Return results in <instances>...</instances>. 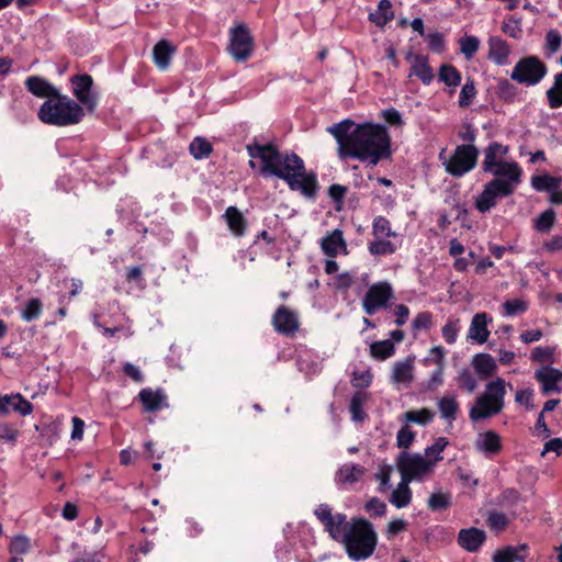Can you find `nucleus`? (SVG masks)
I'll use <instances>...</instances> for the list:
<instances>
[{"label": "nucleus", "mask_w": 562, "mask_h": 562, "mask_svg": "<svg viewBox=\"0 0 562 562\" xmlns=\"http://www.w3.org/2000/svg\"><path fill=\"white\" fill-rule=\"evenodd\" d=\"M175 50V47L167 40H161L154 46V61L159 69L166 70L169 67Z\"/></svg>", "instance_id": "nucleus-32"}, {"label": "nucleus", "mask_w": 562, "mask_h": 562, "mask_svg": "<svg viewBox=\"0 0 562 562\" xmlns=\"http://www.w3.org/2000/svg\"><path fill=\"white\" fill-rule=\"evenodd\" d=\"M495 93L505 103H514L518 100V88L506 78L497 80Z\"/></svg>", "instance_id": "nucleus-35"}, {"label": "nucleus", "mask_w": 562, "mask_h": 562, "mask_svg": "<svg viewBox=\"0 0 562 562\" xmlns=\"http://www.w3.org/2000/svg\"><path fill=\"white\" fill-rule=\"evenodd\" d=\"M546 95L550 109L562 106V71L554 76L553 85L547 90Z\"/></svg>", "instance_id": "nucleus-41"}, {"label": "nucleus", "mask_w": 562, "mask_h": 562, "mask_svg": "<svg viewBox=\"0 0 562 562\" xmlns=\"http://www.w3.org/2000/svg\"><path fill=\"white\" fill-rule=\"evenodd\" d=\"M254 37L245 23L229 30L228 52L237 61H246L254 53Z\"/></svg>", "instance_id": "nucleus-9"}, {"label": "nucleus", "mask_w": 562, "mask_h": 562, "mask_svg": "<svg viewBox=\"0 0 562 562\" xmlns=\"http://www.w3.org/2000/svg\"><path fill=\"white\" fill-rule=\"evenodd\" d=\"M71 92L83 110L93 112L98 105V93L93 91V78L88 74H77L69 79Z\"/></svg>", "instance_id": "nucleus-11"}, {"label": "nucleus", "mask_w": 562, "mask_h": 562, "mask_svg": "<svg viewBox=\"0 0 562 562\" xmlns=\"http://www.w3.org/2000/svg\"><path fill=\"white\" fill-rule=\"evenodd\" d=\"M223 218L235 237H243L246 234L247 220L236 206H228Z\"/></svg>", "instance_id": "nucleus-27"}, {"label": "nucleus", "mask_w": 562, "mask_h": 562, "mask_svg": "<svg viewBox=\"0 0 562 562\" xmlns=\"http://www.w3.org/2000/svg\"><path fill=\"white\" fill-rule=\"evenodd\" d=\"M491 322L492 317H490L485 312L476 313L472 317L468 331V338L479 345L485 344L490 337L487 325Z\"/></svg>", "instance_id": "nucleus-21"}, {"label": "nucleus", "mask_w": 562, "mask_h": 562, "mask_svg": "<svg viewBox=\"0 0 562 562\" xmlns=\"http://www.w3.org/2000/svg\"><path fill=\"white\" fill-rule=\"evenodd\" d=\"M317 519L323 524L325 530L337 542H340L345 531L348 529L350 521L347 516L341 513L333 514L331 507L327 504L318 505L314 510Z\"/></svg>", "instance_id": "nucleus-13"}, {"label": "nucleus", "mask_w": 562, "mask_h": 562, "mask_svg": "<svg viewBox=\"0 0 562 562\" xmlns=\"http://www.w3.org/2000/svg\"><path fill=\"white\" fill-rule=\"evenodd\" d=\"M393 296V288L387 281L373 283L362 299V308L367 315L372 316L378 311L390 307Z\"/></svg>", "instance_id": "nucleus-10"}, {"label": "nucleus", "mask_w": 562, "mask_h": 562, "mask_svg": "<svg viewBox=\"0 0 562 562\" xmlns=\"http://www.w3.org/2000/svg\"><path fill=\"white\" fill-rule=\"evenodd\" d=\"M251 247L258 248L262 254L268 256H274L278 252L277 238L266 229L255 236Z\"/></svg>", "instance_id": "nucleus-34"}, {"label": "nucleus", "mask_w": 562, "mask_h": 562, "mask_svg": "<svg viewBox=\"0 0 562 562\" xmlns=\"http://www.w3.org/2000/svg\"><path fill=\"white\" fill-rule=\"evenodd\" d=\"M458 43L467 60H471L480 48V40L474 35H464Z\"/></svg>", "instance_id": "nucleus-48"}, {"label": "nucleus", "mask_w": 562, "mask_h": 562, "mask_svg": "<svg viewBox=\"0 0 562 562\" xmlns=\"http://www.w3.org/2000/svg\"><path fill=\"white\" fill-rule=\"evenodd\" d=\"M285 541L278 543L276 547V557L280 562H290L294 557L299 562H304L300 560V555L295 550V536L294 529L291 524H288L283 529Z\"/></svg>", "instance_id": "nucleus-22"}, {"label": "nucleus", "mask_w": 562, "mask_h": 562, "mask_svg": "<svg viewBox=\"0 0 562 562\" xmlns=\"http://www.w3.org/2000/svg\"><path fill=\"white\" fill-rule=\"evenodd\" d=\"M392 3L390 0H380L378 4V12L371 13L369 19L379 26H384L394 19V13L391 10Z\"/></svg>", "instance_id": "nucleus-43"}, {"label": "nucleus", "mask_w": 562, "mask_h": 562, "mask_svg": "<svg viewBox=\"0 0 562 562\" xmlns=\"http://www.w3.org/2000/svg\"><path fill=\"white\" fill-rule=\"evenodd\" d=\"M321 247L323 252L330 258H335L340 252L347 254V243L344 238L342 231L336 228L324 236L321 241Z\"/></svg>", "instance_id": "nucleus-23"}, {"label": "nucleus", "mask_w": 562, "mask_h": 562, "mask_svg": "<svg viewBox=\"0 0 562 562\" xmlns=\"http://www.w3.org/2000/svg\"><path fill=\"white\" fill-rule=\"evenodd\" d=\"M394 353L395 346L390 339L373 341L370 345V356L375 360H386Z\"/></svg>", "instance_id": "nucleus-38"}, {"label": "nucleus", "mask_w": 562, "mask_h": 562, "mask_svg": "<svg viewBox=\"0 0 562 562\" xmlns=\"http://www.w3.org/2000/svg\"><path fill=\"white\" fill-rule=\"evenodd\" d=\"M367 469L358 463L347 462L339 467L335 473V484L339 490H348L360 482Z\"/></svg>", "instance_id": "nucleus-14"}, {"label": "nucleus", "mask_w": 562, "mask_h": 562, "mask_svg": "<svg viewBox=\"0 0 562 562\" xmlns=\"http://www.w3.org/2000/svg\"><path fill=\"white\" fill-rule=\"evenodd\" d=\"M415 437V431H413L408 425L401 427L396 435L397 447L404 449L408 448L413 443Z\"/></svg>", "instance_id": "nucleus-63"}, {"label": "nucleus", "mask_w": 562, "mask_h": 562, "mask_svg": "<svg viewBox=\"0 0 562 562\" xmlns=\"http://www.w3.org/2000/svg\"><path fill=\"white\" fill-rule=\"evenodd\" d=\"M506 382L497 376L488 382L484 393L475 398L473 406L469 411V417L472 422H479L498 415L505 406Z\"/></svg>", "instance_id": "nucleus-6"}, {"label": "nucleus", "mask_w": 562, "mask_h": 562, "mask_svg": "<svg viewBox=\"0 0 562 562\" xmlns=\"http://www.w3.org/2000/svg\"><path fill=\"white\" fill-rule=\"evenodd\" d=\"M432 325V315L430 312L418 313L412 322V329L416 334L423 329H429Z\"/></svg>", "instance_id": "nucleus-62"}, {"label": "nucleus", "mask_w": 562, "mask_h": 562, "mask_svg": "<svg viewBox=\"0 0 562 562\" xmlns=\"http://www.w3.org/2000/svg\"><path fill=\"white\" fill-rule=\"evenodd\" d=\"M562 44V36L557 30H549L546 34L544 49L547 56H551L559 52Z\"/></svg>", "instance_id": "nucleus-60"}, {"label": "nucleus", "mask_w": 562, "mask_h": 562, "mask_svg": "<svg viewBox=\"0 0 562 562\" xmlns=\"http://www.w3.org/2000/svg\"><path fill=\"white\" fill-rule=\"evenodd\" d=\"M25 87L29 92L37 98H52L59 89L41 76H30L25 79Z\"/></svg>", "instance_id": "nucleus-26"}, {"label": "nucleus", "mask_w": 562, "mask_h": 562, "mask_svg": "<svg viewBox=\"0 0 562 562\" xmlns=\"http://www.w3.org/2000/svg\"><path fill=\"white\" fill-rule=\"evenodd\" d=\"M42 310V301L37 297H33L26 302L24 308L21 312V317L25 322H32L41 316Z\"/></svg>", "instance_id": "nucleus-53"}, {"label": "nucleus", "mask_w": 562, "mask_h": 562, "mask_svg": "<svg viewBox=\"0 0 562 562\" xmlns=\"http://www.w3.org/2000/svg\"><path fill=\"white\" fill-rule=\"evenodd\" d=\"M475 448L487 458H493L503 449L501 436L494 430L481 432L475 440Z\"/></svg>", "instance_id": "nucleus-20"}, {"label": "nucleus", "mask_w": 562, "mask_h": 562, "mask_svg": "<svg viewBox=\"0 0 562 562\" xmlns=\"http://www.w3.org/2000/svg\"><path fill=\"white\" fill-rule=\"evenodd\" d=\"M413 366L408 361H397L393 367L392 380L408 384L413 381Z\"/></svg>", "instance_id": "nucleus-46"}, {"label": "nucleus", "mask_w": 562, "mask_h": 562, "mask_svg": "<svg viewBox=\"0 0 562 562\" xmlns=\"http://www.w3.org/2000/svg\"><path fill=\"white\" fill-rule=\"evenodd\" d=\"M396 249V245L386 238H374L368 244V250L372 256L393 255Z\"/></svg>", "instance_id": "nucleus-45"}, {"label": "nucleus", "mask_w": 562, "mask_h": 562, "mask_svg": "<svg viewBox=\"0 0 562 562\" xmlns=\"http://www.w3.org/2000/svg\"><path fill=\"white\" fill-rule=\"evenodd\" d=\"M557 221V213L553 209H547L533 220V228L539 233H549Z\"/></svg>", "instance_id": "nucleus-42"}, {"label": "nucleus", "mask_w": 562, "mask_h": 562, "mask_svg": "<svg viewBox=\"0 0 562 562\" xmlns=\"http://www.w3.org/2000/svg\"><path fill=\"white\" fill-rule=\"evenodd\" d=\"M409 481L401 477V482L392 492L390 503L396 508L407 507L412 503V490L409 488Z\"/></svg>", "instance_id": "nucleus-33"}, {"label": "nucleus", "mask_w": 562, "mask_h": 562, "mask_svg": "<svg viewBox=\"0 0 562 562\" xmlns=\"http://www.w3.org/2000/svg\"><path fill=\"white\" fill-rule=\"evenodd\" d=\"M486 541L484 530L476 527L461 529L457 537V543L468 552H477Z\"/></svg>", "instance_id": "nucleus-19"}, {"label": "nucleus", "mask_w": 562, "mask_h": 562, "mask_svg": "<svg viewBox=\"0 0 562 562\" xmlns=\"http://www.w3.org/2000/svg\"><path fill=\"white\" fill-rule=\"evenodd\" d=\"M138 400L146 413H157L169 407L168 396L161 387L156 390L142 389L138 393Z\"/></svg>", "instance_id": "nucleus-16"}, {"label": "nucleus", "mask_w": 562, "mask_h": 562, "mask_svg": "<svg viewBox=\"0 0 562 562\" xmlns=\"http://www.w3.org/2000/svg\"><path fill=\"white\" fill-rule=\"evenodd\" d=\"M272 325L276 331L282 335H294L300 327L297 314L285 305L279 306L273 316Z\"/></svg>", "instance_id": "nucleus-15"}, {"label": "nucleus", "mask_w": 562, "mask_h": 562, "mask_svg": "<svg viewBox=\"0 0 562 562\" xmlns=\"http://www.w3.org/2000/svg\"><path fill=\"white\" fill-rule=\"evenodd\" d=\"M373 374L370 369L362 371L355 370L351 373V384L356 389H367L371 385Z\"/></svg>", "instance_id": "nucleus-59"}, {"label": "nucleus", "mask_w": 562, "mask_h": 562, "mask_svg": "<svg viewBox=\"0 0 562 562\" xmlns=\"http://www.w3.org/2000/svg\"><path fill=\"white\" fill-rule=\"evenodd\" d=\"M434 462L427 460L420 454H409L402 452L397 458V469L401 477L412 482L431 471Z\"/></svg>", "instance_id": "nucleus-12"}, {"label": "nucleus", "mask_w": 562, "mask_h": 562, "mask_svg": "<svg viewBox=\"0 0 562 562\" xmlns=\"http://www.w3.org/2000/svg\"><path fill=\"white\" fill-rule=\"evenodd\" d=\"M531 187L538 192H548L561 186L562 178L550 175H535L531 177Z\"/></svg>", "instance_id": "nucleus-39"}, {"label": "nucleus", "mask_w": 562, "mask_h": 562, "mask_svg": "<svg viewBox=\"0 0 562 562\" xmlns=\"http://www.w3.org/2000/svg\"><path fill=\"white\" fill-rule=\"evenodd\" d=\"M338 144L341 159H357L367 167H375L392 158L391 136L386 126L378 123L356 124L345 119L327 128Z\"/></svg>", "instance_id": "nucleus-1"}, {"label": "nucleus", "mask_w": 562, "mask_h": 562, "mask_svg": "<svg viewBox=\"0 0 562 562\" xmlns=\"http://www.w3.org/2000/svg\"><path fill=\"white\" fill-rule=\"evenodd\" d=\"M504 313L506 317L524 314L528 310V303L520 299L507 300L503 303Z\"/></svg>", "instance_id": "nucleus-58"}, {"label": "nucleus", "mask_w": 562, "mask_h": 562, "mask_svg": "<svg viewBox=\"0 0 562 562\" xmlns=\"http://www.w3.org/2000/svg\"><path fill=\"white\" fill-rule=\"evenodd\" d=\"M438 78L452 89H456L462 81L461 72L450 64H442L439 67Z\"/></svg>", "instance_id": "nucleus-36"}, {"label": "nucleus", "mask_w": 562, "mask_h": 562, "mask_svg": "<svg viewBox=\"0 0 562 562\" xmlns=\"http://www.w3.org/2000/svg\"><path fill=\"white\" fill-rule=\"evenodd\" d=\"M548 74L547 65L537 56L519 59L510 72V79L527 87L537 86Z\"/></svg>", "instance_id": "nucleus-7"}, {"label": "nucleus", "mask_w": 562, "mask_h": 562, "mask_svg": "<svg viewBox=\"0 0 562 562\" xmlns=\"http://www.w3.org/2000/svg\"><path fill=\"white\" fill-rule=\"evenodd\" d=\"M416 76L419 80L428 86L434 80V70L428 64V57L424 55H415L411 67L409 77Z\"/></svg>", "instance_id": "nucleus-30"}, {"label": "nucleus", "mask_w": 562, "mask_h": 562, "mask_svg": "<svg viewBox=\"0 0 562 562\" xmlns=\"http://www.w3.org/2000/svg\"><path fill=\"white\" fill-rule=\"evenodd\" d=\"M372 235L374 238L396 237L397 234L392 229L391 222L382 215L375 216L372 222Z\"/></svg>", "instance_id": "nucleus-44"}, {"label": "nucleus", "mask_w": 562, "mask_h": 562, "mask_svg": "<svg viewBox=\"0 0 562 562\" xmlns=\"http://www.w3.org/2000/svg\"><path fill=\"white\" fill-rule=\"evenodd\" d=\"M487 58L498 66L508 64L510 47L505 40L499 36H491L487 41Z\"/></svg>", "instance_id": "nucleus-25"}, {"label": "nucleus", "mask_w": 562, "mask_h": 562, "mask_svg": "<svg viewBox=\"0 0 562 562\" xmlns=\"http://www.w3.org/2000/svg\"><path fill=\"white\" fill-rule=\"evenodd\" d=\"M451 505V494L446 492L432 493L428 501L427 506L431 512H440L449 508Z\"/></svg>", "instance_id": "nucleus-49"}, {"label": "nucleus", "mask_w": 562, "mask_h": 562, "mask_svg": "<svg viewBox=\"0 0 562 562\" xmlns=\"http://www.w3.org/2000/svg\"><path fill=\"white\" fill-rule=\"evenodd\" d=\"M30 539L24 535H18L13 537L9 546V552L15 557L25 555L30 551Z\"/></svg>", "instance_id": "nucleus-55"}, {"label": "nucleus", "mask_w": 562, "mask_h": 562, "mask_svg": "<svg viewBox=\"0 0 562 562\" xmlns=\"http://www.w3.org/2000/svg\"><path fill=\"white\" fill-rule=\"evenodd\" d=\"M554 350H555L554 347H541V346L536 347L531 352L530 359L533 362H539V363H553Z\"/></svg>", "instance_id": "nucleus-61"}, {"label": "nucleus", "mask_w": 562, "mask_h": 562, "mask_svg": "<svg viewBox=\"0 0 562 562\" xmlns=\"http://www.w3.org/2000/svg\"><path fill=\"white\" fill-rule=\"evenodd\" d=\"M449 445V441L445 437H438L435 442L425 449V456L427 460L434 462V465L442 460V451Z\"/></svg>", "instance_id": "nucleus-51"}, {"label": "nucleus", "mask_w": 562, "mask_h": 562, "mask_svg": "<svg viewBox=\"0 0 562 562\" xmlns=\"http://www.w3.org/2000/svg\"><path fill=\"white\" fill-rule=\"evenodd\" d=\"M246 149L251 159L260 160L261 176L281 179L292 191H299L307 199H315L318 191L316 173L306 172L304 160L294 151H282L272 143L248 144ZM249 166L255 168L254 160H249Z\"/></svg>", "instance_id": "nucleus-2"}, {"label": "nucleus", "mask_w": 562, "mask_h": 562, "mask_svg": "<svg viewBox=\"0 0 562 562\" xmlns=\"http://www.w3.org/2000/svg\"><path fill=\"white\" fill-rule=\"evenodd\" d=\"M519 502L520 493L514 487L503 490L496 498V505L507 509L516 506Z\"/></svg>", "instance_id": "nucleus-52"}, {"label": "nucleus", "mask_w": 562, "mask_h": 562, "mask_svg": "<svg viewBox=\"0 0 562 562\" xmlns=\"http://www.w3.org/2000/svg\"><path fill=\"white\" fill-rule=\"evenodd\" d=\"M528 550L527 543L505 546L494 552L492 562H524L528 558Z\"/></svg>", "instance_id": "nucleus-24"}, {"label": "nucleus", "mask_w": 562, "mask_h": 562, "mask_svg": "<svg viewBox=\"0 0 562 562\" xmlns=\"http://www.w3.org/2000/svg\"><path fill=\"white\" fill-rule=\"evenodd\" d=\"M440 417L445 419L450 426L458 417L460 411L459 402L454 394H446L437 401Z\"/></svg>", "instance_id": "nucleus-29"}, {"label": "nucleus", "mask_w": 562, "mask_h": 562, "mask_svg": "<svg viewBox=\"0 0 562 562\" xmlns=\"http://www.w3.org/2000/svg\"><path fill=\"white\" fill-rule=\"evenodd\" d=\"M435 414L429 408L408 411L403 414L402 420L426 426L434 420Z\"/></svg>", "instance_id": "nucleus-47"}, {"label": "nucleus", "mask_w": 562, "mask_h": 562, "mask_svg": "<svg viewBox=\"0 0 562 562\" xmlns=\"http://www.w3.org/2000/svg\"><path fill=\"white\" fill-rule=\"evenodd\" d=\"M37 117L48 125L71 126L83 120L85 110L77 101L58 90L52 98L41 104Z\"/></svg>", "instance_id": "nucleus-4"}, {"label": "nucleus", "mask_w": 562, "mask_h": 562, "mask_svg": "<svg viewBox=\"0 0 562 562\" xmlns=\"http://www.w3.org/2000/svg\"><path fill=\"white\" fill-rule=\"evenodd\" d=\"M485 521L487 527L496 533L503 532L510 524L509 517L497 509L488 510Z\"/></svg>", "instance_id": "nucleus-37"}, {"label": "nucleus", "mask_w": 562, "mask_h": 562, "mask_svg": "<svg viewBox=\"0 0 562 562\" xmlns=\"http://www.w3.org/2000/svg\"><path fill=\"white\" fill-rule=\"evenodd\" d=\"M471 363L481 380L493 376L497 370V364L490 353L475 355Z\"/></svg>", "instance_id": "nucleus-28"}, {"label": "nucleus", "mask_w": 562, "mask_h": 562, "mask_svg": "<svg viewBox=\"0 0 562 562\" xmlns=\"http://www.w3.org/2000/svg\"><path fill=\"white\" fill-rule=\"evenodd\" d=\"M391 473H392V469H391V467H389L386 464L381 465L379 468L378 472L375 473V479L380 483L379 488H378V491L380 493H384L391 487V485H390Z\"/></svg>", "instance_id": "nucleus-64"}, {"label": "nucleus", "mask_w": 562, "mask_h": 562, "mask_svg": "<svg viewBox=\"0 0 562 562\" xmlns=\"http://www.w3.org/2000/svg\"><path fill=\"white\" fill-rule=\"evenodd\" d=\"M476 95V88L473 79L468 78L459 94V105L467 108L472 104Z\"/></svg>", "instance_id": "nucleus-56"}, {"label": "nucleus", "mask_w": 562, "mask_h": 562, "mask_svg": "<svg viewBox=\"0 0 562 562\" xmlns=\"http://www.w3.org/2000/svg\"><path fill=\"white\" fill-rule=\"evenodd\" d=\"M458 386L468 393H473L477 387V380L474 374L468 369L463 368L457 376Z\"/></svg>", "instance_id": "nucleus-54"}, {"label": "nucleus", "mask_w": 562, "mask_h": 562, "mask_svg": "<svg viewBox=\"0 0 562 562\" xmlns=\"http://www.w3.org/2000/svg\"><path fill=\"white\" fill-rule=\"evenodd\" d=\"M10 408L21 416H29L33 412V404L20 393L0 394V415L7 416Z\"/></svg>", "instance_id": "nucleus-17"}, {"label": "nucleus", "mask_w": 562, "mask_h": 562, "mask_svg": "<svg viewBox=\"0 0 562 562\" xmlns=\"http://www.w3.org/2000/svg\"><path fill=\"white\" fill-rule=\"evenodd\" d=\"M92 323L93 325L102 331V334L108 337L112 338L117 333L122 331L124 327L122 325H113V326H106L105 323L102 321L103 318V311L93 312L91 314Z\"/></svg>", "instance_id": "nucleus-50"}, {"label": "nucleus", "mask_w": 562, "mask_h": 562, "mask_svg": "<svg viewBox=\"0 0 562 562\" xmlns=\"http://www.w3.org/2000/svg\"><path fill=\"white\" fill-rule=\"evenodd\" d=\"M479 157V149L472 145H458L449 159L442 165L447 173L454 178H461L472 171Z\"/></svg>", "instance_id": "nucleus-8"}, {"label": "nucleus", "mask_w": 562, "mask_h": 562, "mask_svg": "<svg viewBox=\"0 0 562 562\" xmlns=\"http://www.w3.org/2000/svg\"><path fill=\"white\" fill-rule=\"evenodd\" d=\"M189 151L194 159L202 160L212 154L213 146L206 138L196 136L190 143Z\"/></svg>", "instance_id": "nucleus-40"}, {"label": "nucleus", "mask_w": 562, "mask_h": 562, "mask_svg": "<svg viewBox=\"0 0 562 562\" xmlns=\"http://www.w3.org/2000/svg\"><path fill=\"white\" fill-rule=\"evenodd\" d=\"M509 146L496 140L484 148L482 171L493 176L475 196V209L484 214L497 205L498 200L513 195L522 182L524 170L516 160H507Z\"/></svg>", "instance_id": "nucleus-3"}, {"label": "nucleus", "mask_w": 562, "mask_h": 562, "mask_svg": "<svg viewBox=\"0 0 562 562\" xmlns=\"http://www.w3.org/2000/svg\"><path fill=\"white\" fill-rule=\"evenodd\" d=\"M340 543L351 560L363 561L375 551L378 535L373 525L368 519L352 518Z\"/></svg>", "instance_id": "nucleus-5"}, {"label": "nucleus", "mask_w": 562, "mask_h": 562, "mask_svg": "<svg viewBox=\"0 0 562 562\" xmlns=\"http://www.w3.org/2000/svg\"><path fill=\"white\" fill-rule=\"evenodd\" d=\"M369 400L370 394L366 391L358 390L352 394L349 403V411L353 422L361 423L368 417L363 407Z\"/></svg>", "instance_id": "nucleus-31"}, {"label": "nucleus", "mask_w": 562, "mask_h": 562, "mask_svg": "<svg viewBox=\"0 0 562 562\" xmlns=\"http://www.w3.org/2000/svg\"><path fill=\"white\" fill-rule=\"evenodd\" d=\"M502 32L513 38H520L522 34L521 19H517L513 15L504 20L502 24Z\"/></svg>", "instance_id": "nucleus-57"}, {"label": "nucleus", "mask_w": 562, "mask_h": 562, "mask_svg": "<svg viewBox=\"0 0 562 562\" xmlns=\"http://www.w3.org/2000/svg\"><path fill=\"white\" fill-rule=\"evenodd\" d=\"M536 380L541 384V391L543 394L552 392L561 393L562 387L560 383L562 381V371L551 366L542 367L535 372Z\"/></svg>", "instance_id": "nucleus-18"}]
</instances>
